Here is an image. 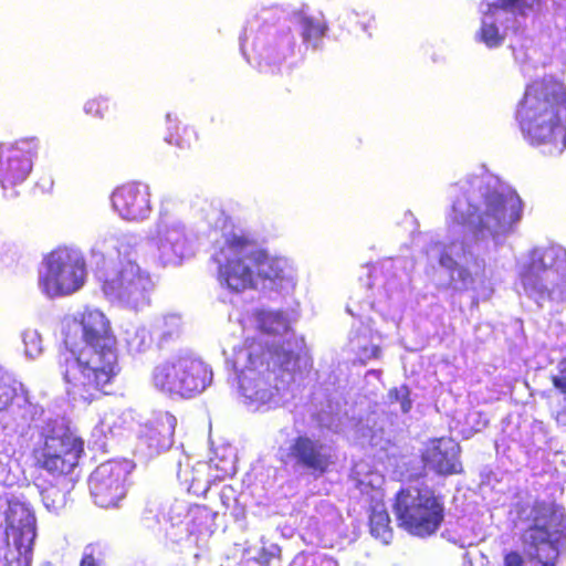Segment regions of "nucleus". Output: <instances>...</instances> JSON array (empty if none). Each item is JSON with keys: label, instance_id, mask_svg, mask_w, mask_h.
Listing matches in <instances>:
<instances>
[{"label": "nucleus", "instance_id": "nucleus-1", "mask_svg": "<svg viewBox=\"0 0 566 566\" xmlns=\"http://www.w3.org/2000/svg\"><path fill=\"white\" fill-rule=\"evenodd\" d=\"M75 321L84 346L76 349L65 340L66 350L59 356V369L67 396L91 405L111 392L120 373L118 340L109 318L98 308L85 307Z\"/></svg>", "mask_w": 566, "mask_h": 566}, {"label": "nucleus", "instance_id": "nucleus-2", "mask_svg": "<svg viewBox=\"0 0 566 566\" xmlns=\"http://www.w3.org/2000/svg\"><path fill=\"white\" fill-rule=\"evenodd\" d=\"M515 118L530 145L562 154L566 150V84L553 75L530 82Z\"/></svg>", "mask_w": 566, "mask_h": 566}, {"label": "nucleus", "instance_id": "nucleus-3", "mask_svg": "<svg viewBox=\"0 0 566 566\" xmlns=\"http://www.w3.org/2000/svg\"><path fill=\"white\" fill-rule=\"evenodd\" d=\"M523 203L515 192L486 189L476 203L458 198L449 216L452 226L462 227L476 239L509 232L521 219Z\"/></svg>", "mask_w": 566, "mask_h": 566}, {"label": "nucleus", "instance_id": "nucleus-4", "mask_svg": "<svg viewBox=\"0 0 566 566\" xmlns=\"http://www.w3.org/2000/svg\"><path fill=\"white\" fill-rule=\"evenodd\" d=\"M245 350L247 365L241 371L240 388L250 400L269 402L286 385L284 376L294 373L300 356L291 349L256 340L245 345Z\"/></svg>", "mask_w": 566, "mask_h": 566}, {"label": "nucleus", "instance_id": "nucleus-5", "mask_svg": "<svg viewBox=\"0 0 566 566\" xmlns=\"http://www.w3.org/2000/svg\"><path fill=\"white\" fill-rule=\"evenodd\" d=\"M525 511V506L517 511L518 517L527 523L520 536L524 551L541 566H556L555 559L566 541V514L546 501H535L522 517Z\"/></svg>", "mask_w": 566, "mask_h": 566}, {"label": "nucleus", "instance_id": "nucleus-6", "mask_svg": "<svg viewBox=\"0 0 566 566\" xmlns=\"http://www.w3.org/2000/svg\"><path fill=\"white\" fill-rule=\"evenodd\" d=\"M392 507L398 526L417 537L436 534L444 522L443 496L427 484L400 488Z\"/></svg>", "mask_w": 566, "mask_h": 566}, {"label": "nucleus", "instance_id": "nucleus-7", "mask_svg": "<svg viewBox=\"0 0 566 566\" xmlns=\"http://www.w3.org/2000/svg\"><path fill=\"white\" fill-rule=\"evenodd\" d=\"M212 381V370L201 359L176 356L157 365L153 371L154 386L160 391L181 398L202 392Z\"/></svg>", "mask_w": 566, "mask_h": 566}, {"label": "nucleus", "instance_id": "nucleus-8", "mask_svg": "<svg viewBox=\"0 0 566 566\" xmlns=\"http://www.w3.org/2000/svg\"><path fill=\"white\" fill-rule=\"evenodd\" d=\"M253 238L247 233L229 234L214 254L218 264L217 277L231 292L254 290L253 265L249 253Z\"/></svg>", "mask_w": 566, "mask_h": 566}, {"label": "nucleus", "instance_id": "nucleus-9", "mask_svg": "<svg viewBox=\"0 0 566 566\" xmlns=\"http://www.w3.org/2000/svg\"><path fill=\"white\" fill-rule=\"evenodd\" d=\"M84 454V440L70 430L44 434L32 449L33 465L54 478L66 476Z\"/></svg>", "mask_w": 566, "mask_h": 566}, {"label": "nucleus", "instance_id": "nucleus-10", "mask_svg": "<svg viewBox=\"0 0 566 566\" xmlns=\"http://www.w3.org/2000/svg\"><path fill=\"white\" fill-rule=\"evenodd\" d=\"M44 264L45 273L40 277L39 285L49 297L69 295L83 286L86 264L77 253L59 248L46 255Z\"/></svg>", "mask_w": 566, "mask_h": 566}, {"label": "nucleus", "instance_id": "nucleus-11", "mask_svg": "<svg viewBox=\"0 0 566 566\" xmlns=\"http://www.w3.org/2000/svg\"><path fill=\"white\" fill-rule=\"evenodd\" d=\"M277 460L284 467L302 469L315 478L328 473L335 463L329 447L307 434L296 436L286 449L280 448Z\"/></svg>", "mask_w": 566, "mask_h": 566}, {"label": "nucleus", "instance_id": "nucleus-12", "mask_svg": "<svg viewBox=\"0 0 566 566\" xmlns=\"http://www.w3.org/2000/svg\"><path fill=\"white\" fill-rule=\"evenodd\" d=\"M151 287L150 276L133 261L120 262L102 282V291L108 298L134 306L146 301Z\"/></svg>", "mask_w": 566, "mask_h": 566}, {"label": "nucleus", "instance_id": "nucleus-13", "mask_svg": "<svg viewBox=\"0 0 566 566\" xmlns=\"http://www.w3.org/2000/svg\"><path fill=\"white\" fill-rule=\"evenodd\" d=\"M8 524L11 543L4 554L7 566H30L32 548L36 536L34 513L23 503H14L9 509Z\"/></svg>", "mask_w": 566, "mask_h": 566}, {"label": "nucleus", "instance_id": "nucleus-14", "mask_svg": "<svg viewBox=\"0 0 566 566\" xmlns=\"http://www.w3.org/2000/svg\"><path fill=\"white\" fill-rule=\"evenodd\" d=\"M127 476L126 467L119 462L107 461L99 464L88 479L95 503L104 509L117 506L126 494Z\"/></svg>", "mask_w": 566, "mask_h": 566}, {"label": "nucleus", "instance_id": "nucleus-15", "mask_svg": "<svg viewBox=\"0 0 566 566\" xmlns=\"http://www.w3.org/2000/svg\"><path fill=\"white\" fill-rule=\"evenodd\" d=\"M38 143L34 138L23 139L11 146L0 144V186L4 190L28 178Z\"/></svg>", "mask_w": 566, "mask_h": 566}, {"label": "nucleus", "instance_id": "nucleus-16", "mask_svg": "<svg viewBox=\"0 0 566 566\" xmlns=\"http://www.w3.org/2000/svg\"><path fill=\"white\" fill-rule=\"evenodd\" d=\"M426 468L439 476L459 475L463 473L461 447L450 437L430 439L421 452Z\"/></svg>", "mask_w": 566, "mask_h": 566}, {"label": "nucleus", "instance_id": "nucleus-17", "mask_svg": "<svg viewBox=\"0 0 566 566\" xmlns=\"http://www.w3.org/2000/svg\"><path fill=\"white\" fill-rule=\"evenodd\" d=\"M112 203L123 219H145L151 211L149 187L139 181L123 184L113 191Z\"/></svg>", "mask_w": 566, "mask_h": 566}, {"label": "nucleus", "instance_id": "nucleus-18", "mask_svg": "<svg viewBox=\"0 0 566 566\" xmlns=\"http://www.w3.org/2000/svg\"><path fill=\"white\" fill-rule=\"evenodd\" d=\"M248 256H250L253 265L254 290L260 281L275 283L282 282L286 277L287 261L271 255L265 249L260 248L254 239Z\"/></svg>", "mask_w": 566, "mask_h": 566}, {"label": "nucleus", "instance_id": "nucleus-19", "mask_svg": "<svg viewBox=\"0 0 566 566\" xmlns=\"http://www.w3.org/2000/svg\"><path fill=\"white\" fill-rule=\"evenodd\" d=\"M557 272L547 266L542 258L532 260L520 272V280L525 291L543 294L554 285Z\"/></svg>", "mask_w": 566, "mask_h": 566}, {"label": "nucleus", "instance_id": "nucleus-20", "mask_svg": "<svg viewBox=\"0 0 566 566\" xmlns=\"http://www.w3.org/2000/svg\"><path fill=\"white\" fill-rule=\"evenodd\" d=\"M165 140L182 150H195L200 147L201 139L195 127L184 124L170 114L167 115V134Z\"/></svg>", "mask_w": 566, "mask_h": 566}, {"label": "nucleus", "instance_id": "nucleus-21", "mask_svg": "<svg viewBox=\"0 0 566 566\" xmlns=\"http://www.w3.org/2000/svg\"><path fill=\"white\" fill-rule=\"evenodd\" d=\"M177 420L171 415L159 416L157 420L147 424L144 431L145 438L151 447L158 450L168 449L174 442Z\"/></svg>", "mask_w": 566, "mask_h": 566}, {"label": "nucleus", "instance_id": "nucleus-22", "mask_svg": "<svg viewBox=\"0 0 566 566\" xmlns=\"http://www.w3.org/2000/svg\"><path fill=\"white\" fill-rule=\"evenodd\" d=\"M390 516L384 503H376L370 509L369 531L376 538L387 544L392 537Z\"/></svg>", "mask_w": 566, "mask_h": 566}, {"label": "nucleus", "instance_id": "nucleus-23", "mask_svg": "<svg viewBox=\"0 0 566 566\" xmlns=\"http://www.w3.org/2000/svg\"><path fill=\"white\" fill-rule=\"evenodd\" d=\"M539 4V0H497L488 4V13L496 14L499 10L514 15L526 17Z\"/></svg>", "mask_w": 566, "mask_h": 566}, {"label": "nucleus", "instance_id": "nucleus-24", "mask_svg": "<svg viewBox=\"0 0 566 566\" xmlns=\"http://www.w3.org/2000/svg\"><path fill=\"white\" fill-rule=\"evenodd\" d=\"M258 325L262 332L270 335H282L290 331L289 321L281 312H260Z\"/></svg>", "mask_w": 566, "mask_h": 566}, {"label": "nucleus", "instance_id": "nucleus-25", "mask_svg": "<svg viewBox=\"0 0 566 566\" xmlns=\"http://www.w3.org/2000/svg\"><path fill=\"white\" fill-rule=\"evenodd\" d=\"M42 502L49 511L59 512L65 507L66 491L56 484H49L41 489Z\"/></svg>", "mask_w": 566, "mask_h": 566}, {"label": "nucleus", "instance_id": "nucleus-26", "mask_svg": "<svg viewBox=\"0 0 566 566\" xmlns=\"http://www.w3.org/2000/svg\"><path fill=\"white\" fill-rule=\"evenodd\" d=\"M116 108V103L106 96H94L86 101L84 104V112L86 115L104 119L111 114L112 109Z\"/></svg>", "mask_w": 566, "mask_h": 566}, {"label": "nucleus", "instance_id": "nucleus-27", "mask_svg": "<svg viewBox=\"0 0 566 566\" xmlns=\"http://www.w3.org/2000/svg\"><path fill=\"white\" fill-rule=\"evenodd\" d=\"M302 36L306 42H316L321 40L326 31L327 24L311 17H304L301 20Z\"/></svg>", "mask_w": 566, "mask_h": 566}, {"label": "nucleus", "instance_id": "nucleus-28", "mask_svg": "<svg viewBox=\"0 0 566 566\" xmlns=\"http://www.w3.org/2000/svg\"><path fill=\"white\" fill-rule=\"evenodd\" d=\"M478 38L488 48H497L504 41V35L500 33L499 27L494 22L482 21Z\"/></svg>", "mask_w": 566, "mask_h": 566}, {"label": "nucleus", "instance_id": "nucleus-29", "mask_svg": "<svg viewBox=\"0 0 566 566\" xmlns=\"http://www.w3.org/2000/svg\"><path fill=\"white\" fill-rule=\"evenodd\" d=\"M17 398V389L9 377L0 376V413L8 410Z\"/></svg>", "mask_w": 566, "mask_h": 566}, {"label": "nucleus", "instance_id": "nucleus-30", "mask_svg": "<svg viewBox=\"0 0 566 566\" xmlns=\"http://www.w3.org/2000/svg\"><path fill=\"white\" fill-rule=\"evenodd\" d=\"M347 24L352 28H359L361 31L371 34V31L376 29L374 17L364 11L361 13L354 12L347 17Z\"/></svg>", "mask_w": 566, "mask_h": 566}, {"label": "nucleus", "instance_id": "nucleus-31", "mask_svg": "<svg viewBox=\"0 0 566 566\" xmlns=\"http://www.w3.org/2000/svg\"><path fill=\"white\" fill-rule=\"evenodd\" d=\"M102 557V548L96 544H88L84 549L80 566H99Z\"/></svg>", "mask_w": 566, "mask_h": 566}, {"label": "nucleus", "instance_id": "nucleus-32", "mask_svg": "<svg viewBox=\"0 0 566 566\" xmlns=\"http://www.w3.org/2000/svg\"><path fill=\"white\" fill-rule=\"evenodd\" d=\"M553 386L564 395L566 401V358L559 360L557 374L552 376Z\"/></svg>", "mask_w": 566, "mask_h": 566}, {"label": "nucleus", "instance_id": "nucleus-33", "mask_svg": "<svg viewBox=\"0 0 566 566\" xmlns=\"http://www.w3.org/2000/svg\"><path fill=\"white\" fill-rule=\"evenodd\" d=\"M286 54L274 52L272 46H266L262 51L258 52V64L261 66L263 64L270 65L272 62H281L285 60Z\"/></svg>", "mask_w": 566, "mask_h": 566}, {"label": "nucleus", "instance_id": "nucleus-34", "mask_svg": "<svg viewBox=\"0 0 566 566\" xmlns=\"http://www.w3.org/2000/svg\"><path fill=\"white\" fill-rule=\"evenodd\" d=\"M523 556L516 551L507 552L504 555L503 566H523Z\"/></svg>", "mask_w": 566, "mask_h": 566}, {"label": "nucleus", "instance_id": "nucleus-35", "mask_svg": "<svg viewBox=\"0 0 566 566\" xmlns=\"http://www.w3.org/2000/svg\"><path fill=\"white\" fill-rule=\"evenodd\" d=\"M458 277L464 284V287L473 284L474 280L471 272L467 268H460L458 271Z\"/></svg>", "mask_w": 566, "mask_h": 566}, {"label": "nucleus", "instance_id": "nucleus-36", "mask_svg": "<svg viewBox=\"0 0 566 566\" xmlns=\"http://www.w3.org/2000/svg\"><path fill=\"white\" fill-rule=\"evenodd\" d=\"M380 354H381V349H380V347H379V346H374V347L371 348V355H373V357H375V358H379V357H380Z\"/></svg>", "mask_w": 566, "mask_h": 566}, {"label": "nucleus", "instance_id": "nucleus-37", "mask_svg": "<svg viewBox=\"0 0 566 566\" xmlns=\"http://www.w3.org/2000/svg\"><path fill=\"white\" fill-rule=\"evenodd\" d=\"M440 262H441V264H442V265H444V266H447V265H448V263H455V262L452 260V258H451V256H449V255H447V256H442Z\"/></svg>", "mask_w": 566, "mask_h": 566}, {"label": "nucleus", "instance_id": "nucleus-38", "mask_svg": "<svg viewBox=\"0 0 566 566\" xmlns=\"http://www.w3.org/2000/svg\"><path fill=\"white\" fill-rule=\"evenodd\" d=\"M409 407H410V403H409V401H407L406 403H403V406H402V410H403L405 412H407V411L409 410Z\"/></svg>", "mask_w": 566, "mask_h": 566}, {"label": "nucleus", "instance_id": "nucleus-39", "mask_svg": "<svg viewBox=\"0 0 566 566\" xmlns=\"http://www.w3.org/2000/svg\"><path fill=\"white\" fill-rule=\"evenodd\" d=\"M290 44L292 45V42H293V35H290ZM290 51L292 52V46L290 48Z\"/></svg>", "mask_w": 566, "mask_h": 566}]
</instances>
